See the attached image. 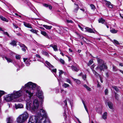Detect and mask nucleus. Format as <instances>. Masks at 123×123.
Returning a JSON list of instances; mask_svg holds the SVG:
<instances>
[{"mask_svg": "<svg viewBox=\"0 0 123 123\" xmlns=\"http://www.w3.org/2000/svg\"><path fill=\"white\" fill-rule=\"evenodd\" d=\"M66 81L69 84H71V82L70 80L68 79H67L66 80Z\"/></svg>", "mask_w": 123, "mask_h": 123, "instance_id": "obj_51", "label": "nucleus"}, {"mask_svg": "<svg viewBox=\"0 0 123 123\" xmlns=\"http://www.w3.org/2000/svg\"><path fill=\"white\" fill-rule=\"evenodd\" d=\"M5 58L8 63L12 62V60L9 58H8L6 56L5 57Z\"/></svg>", "mask_w": 123, "mask_h": 123, "instance_id": "obj_24", "label": "nucleus"}, {"mask_svg": "<svg viewBox=\"0 0 123 123\" xmlns=\"http://www.w3.org/2000/svg\"><path fill=\"white\" fill-rule=\"evenodd\" d=\"M101 86L99 84L98 82V83L97 84V87H100Z\"/></svg>", "mask_w": 123, "mask_h": 123, "instance_id": "obj_63", "label": "nucleus"}, {"mask_svg": "<svg viewBox=\"0 0 123 123\" xmlns=\"http://www.w3.org/2000/svg\"><path fill=\"white\" fill-rule=\"evenodd\" d=\"M0 19L2 21H5L6 22H7L8 21V19L2 16H0Z\"/></svg>", "mask_w": 123, "mask_h": 123, "instance_id": "obj_26", "label": "nucleus"}, {"mask_svg": "<svg viewBox=\"0 0 123 123\" xmlns=\"http://www.w3.org/2000/svg\"><path fill=\"white\" fill-rule=\"evenodd\" d=\"M20 58V56L18 55H16V58L17 59H19Z\"/></svg>", "mask_w": 123, "mask_h": 123, "instance_id": "obj_47", "label": "nucleus"}, {"mask_svg": "<svg viewBox=\"0 0 123 123\" xmlns=\"http://www.w3.org/2000/svg\"><path fill=\"white\" fill-rule=\"evenodd\" d=\"M105 3L106 4V6L111 8H112L113 7L112 5L111 4V3L109 1L106 0H105Z\"/></svg>", "mask_w": 123, "mask_h": 123, "instance_id": "obj_8", "label": "nucleus"}, {"mask_svg": "<svg viewBox=\"0 0 123 123\" xmlns=\"http://www.w3.org/2000/svg\"><path fill=\"white\" fill-rule=\"evenodd\" d=\"M39 111L40 113H38V115L37 117L33 116L30 117L28 123H41L43 117L45 118L43 121L44 123H46V121L48 123H51L45 111L42 109Z\"/></svg>", "mask_w": 123, "mask_h": 123, "instance_id": "obj_2", "label": "nucleus"}, {"mask_svg": "<svg viewBox=\"0 0 123 123\" xmlns=\"http://www.w3.org/2000/svg\"><path fill=\"white\" fill-rule=\"evenodd\" d=\"M92 70L93 73L96 76H97L98 75V74L94 70L92 69Z\"/></svg>", "mask_w": 123, "mask_h": 123, "instance_id": "obj_38", "label": "nucleus"}, {"mask_svg": "<svg viewBox=\"0 0 123 123\" xmlns=\"http://www.w3.org/2000/svg\"><path fill=\"white\" fill-rule=\"evenodd\" d=\"M3 33L4 34H6V35L7 36H8V37H10V36L9 34L7 33V32H3Z\"/></svg>", "mask_w": 123, "mask_h": 123, "instance_id": "obj_50", "label": "nucleus"}, {"mask_svg": "<svg viewBox=\"0 0 123 123\" xmlns=\"http://www.w3.org/2000/svg\"><path fill=\"white\" fill-rule=\"evenodd\" d=\"M85 29L88 32L90 33H95L94 31L91 28L89 27H85Z\"/></svg>", "mask_w": 123, "mask_h": 123, "instance_id": "obj_14", "label": "nucleus"}, {"mask_svg": "<svg viewBox=\"0 0 123 123\" xmlns=\"http://www.w3.org/2000/svg\"><path fill=\"white\" fill-rule=\"evenodd\" d=\"M52 69V68H51V69H50L51 70V72H55V73H56V69L55 68V69Z\"/></svg>", "mask_w": 123, "mask_h": 123, "instance_id": "obj_49", "label": "nucleus"}, {"mask_svg": "<svg viewBox=\"0 0 123 123\" xmlns=\"http://www.w3.org/2000/svg\"><path fill=\"white\" fill-rule=\"evenodd\" d=\"M43 5L46 7H48L49 6V5L46 4H43Z\"/></svg>", "mask_w": 123, "mask_h": 123, "instance_id": "obj_54", "label": "nucleus"}, {"mask_svg": "<svg viewBox=\"0 0 123 123\" xmlns=\"http://www.w3.org/2000/svg\"><path fill=\"white\" fill-rule=\"evenodd\" d=\"M24 25L25 26L28 28H32L31 25L29 23L24 22Z\"/></svg>", "mask_w": 123, "mask_h": 123, "instance_id": "obj_12", "label": "nucleus"}, {"mask_svg": "<svg viewBox=\"0 0 123 123\" xmlns=\"http://www.w3.org/2000/svg\"><path fill=\"white\" fill-rule=\"evenodd\" d=\"M99 23H100L102 24H104L106 25V22L105 20L103 18H101L98 20Z\"/></svg>", "mask_w": 123, "mask_h": 123, "instance_id": "obj_11", "label": "nucleus"}, {"mask_svg": "<svg viewBox=\"0 0 123 123\" xmlns=\"http://www.w3.org/2000/svg\"><path fill=\"white\" fill-rule=\"evenodd\" d=\"M119 65L122 67L123 66V63H119Z\"/></svg>", "mask_w": 123, "mask_h": 123, "instance_id": "obj_62", "label": "nucleus"}, {"mask_svg": "<svg viewBox=\"0 0 123 123\" xmlns=\"http://www.w3.org/2000/svg\"><path fill=\"white\" fill-rule=\"evenodd\" d=\"M109 107L111 109H113V105L112 104V103L110 102H107V103Z\"/></svg>", "mask_w": 123, "mask_h": 123, "instance_id": "obj_19", "label": "nucleus"}, {"mask_svg": "<svg viewBox=\"0 0 123 123\" xmlns=\"http://www.w3.org/2000/svg\"><path fill=\"white\" fill-rule=\"evenodd\" d=\"M13 120V118L12 117H8L6 119L7 123H12Z\"/></svg>", "mask_w": 123, "mask_h": 123, "instance_id": "obj_13", "label": "nucleus"}, {"mask_svg": "<svg viewBox=\"0 0 123 123\" xmlns=\"http://www.w3.org/2000/svg\"><path fill=\"white\" fill-rule=\"evenodd\" d=\"M78 26L82 31H83V29L82 27L80 26L79 25H78Z\"/></svg>", "mask_w": 123, "mask_h": 123, "instance_id": "obj_60", "label": "nucleus"}, {"mask_svg": "<svg viewBox=\"0 0 123 123\" xmlns=\"http://www.w3.org/2000/svg\"><path fill=\"white\" fill-rule=\"evenodd\" d=\"M108 89H106L105 91V95H107L108 93Z\"/></svg>", "mask_w": 123, "mask_h": 123, "instance_id": "obj_48", "label": "nucleus"}, {"mask_svg": "<svg viewBox=\"0 0 123 123\" xmlns=\"http://www.w3.org/2000/svg\"><path fill=\"white\" fill-rule=\"evenodd\" d=\"M115 98L116 99L118 100V95L116 93H115Z\"/></svg>", "mask_w": 123, "mask_h": 123, "instance_id": "obj_44", "label": "nucleus"}, {"mask_svg": "<svg viewBox=\"0 0 123 123\" xmlns=\"http://www.w3.org/2000/svg\"><path fill=\"white\" fill-rule=\"evenodd\" d=\"M13 26H14V27H15L17 29L18 28V26L17 25L15 24L14 23L13 24Z\"/></svg>", "mask_w": 123, "mask_h": 123, "instance_id": "obj_53", "label": "nucleus"}, {"mask_svg": "<svg viewBox=\"0 0 123 123\" xmlns=\"http://www.w3.org/2000/svg\"><path fill=\"white\" fill-rule=\"evenodd\" d=\"M86 75L85 74L84 75H82V78L84 80H86Z\"/></svg>", "mask_w": 123, "mask_h": 123, "instance_id": "obj_46", "label": "nucleus"}, {"mask_svg": "<svg viewBox=\"0 0 123 123\" xmlns=\"http://www.w3.org/2000/svg\"><path fill=\"white\" fill-rule=\"evenodd\" d=\"M93 62V61L92 60H90L88 64V66H90V65L92 64Z\"/></svg>", "mask_w": 123, "mask_h": 123, "instance_id": "obj_40", "label": "nucleus"}, {"mask_svg": "<svg viewBox=\"0 0 123 123\" xmlns=\"http://www.w3.org/2000/svg\"><path fill=\"white\" fill-rule=\"evenodd\" d=\"M45 37H46L48 39H50L51 38V37H49V36L47 34L46 35V36H45Z\"/></svg>", "mask_w": 123, "mask_h": 123, "instance_id": "obj_55", "label": "nucleus"}, {"mask_svg": "<svg viewBox=\"0 0 123 123\" xmlns=\"http://www.w3.org/2000/svg\"><path fill=\"white\" fill-rule=\"evenodd\" d=\"M67 21L68 23H72L73 22V21L71 20H67Z\"/></svg>", "mask_w": 123, "mask_h": 123, "instance_id": "obj_52", "label": "nucleus"}, {"mask_svg": "<svg viewBox=\"0 0 123 123\" xmlns=\"http://www.w3.org/2000/svg\"><path fill=\"white\" fill-rule=\"evenodd\" d=\"M36 87L39 88V87L37 86L36 84L31 82L25 84L24 86L22 87L25 89L24 97L22 98L17 99L15 101L19 102L25 101L26 108L30 110L32 113H37L38 111L39 105L38 99L36 98L34 100L33 105L31 100V98L34 93V90Z\"/></svg>", "mask_w": 123, "mask_h": 123, "instance_id": "obj_1", "label": "nucleus"}, {"mask_svg": "<svg viewBox=\"0 0 123 123\" xmlns=\"http://www.w3.org/2000/svg\"><path fill=\"white\" fill-rule=\"evenodd\" d=\"M110 31L111 33H112L115 34L118 31L115 30L113 28L110 30Z\"/></svg>", "mask_w": 123, "mask_h": 123, "instance_id": "obj_25", "label": "nucleus"}, {"mask_svg": "<svg viewBox=\"0 0 123 123\" xmlns=\"http://www.w3.org/2000/svg\"><path fill=\"white\" fill-rule=\"evenodd\" d=\"M13 96L14 97L15 99L17 98H22L23 97L19 98L20 96H21L22 94V93L21 91L20 90L18 91H14L13 92Z\"/></svg>", "mask_w": 123, "mask_h": 123, "instance_id": "obj_5", "label": "nucleus"}, {"mask_svg": "<svg viewBox=\"0 0 123 123\" xmlns=\"http://www.w3.org/2000/svg\"><path fill=\"white\" fill-rule=\"evenodd\" d=\"M36 56L37 57H38V58H41V56H40V55H37V54L36 55Z\"/></svg>", "mask_w": 123, "mask_h": 123, "instance_id": "obj_61", "label": "nucleus"}, {"mask_svg": "<svg viewBox=\"0 0 123 123\" xmlns=\"http://www.w3.org/2000/svg\"><path fill=\"white\" fill-rule=\"evenodd\" d=\"M30 31L33 33L36 34H37V33L38 32V31L37 30H35L33 29H32L30 30Z\"/></svg>", "mask_w": 123, "mask_h": 123, "instance_id": "obj_27", "label": "nucleus"}, {"mask_svg": "<svg viewBox=\"0 0 123 123\" xmlns=\"http://www.w3.org/2000/svg\"><path fill=\"white\" fill-rule=\"evenodd\" d=\"M71 68L73 70L76 72H78L79 70V69L78 68V66L77 65L76 66L72 65L71 66Z\"/></svg>", "mask_w": 123, "mask_h": 123, "instance_id": "obj_9", "label": "nucleus"}, {"mask_svg": "<svg viewBox=\"0 0 123 123\" xmlns=\"http://www.w3.org/2000/svg\"><path fill=\"white\" fill-rule=\"evenodd\" d=\"M59 60H60V62L62 64H64L65 61L63 60L62 59H60Z\"/></svg>", "mask_w": 123, "mask_h": 123, "instance_id": "obj_39", "label": "nucleus"}, {"mask_svg": "<svg viewBox=\"0 0 123 123\" xmlns=\"http://www.w3.org/2000/svg\"><path fill=\"white\" fill-rule=\"evenodd\" d=\"M41 34L44 36L45 37V36H46L47 34L45 32L42 31H41Z\"/></svg>", "mask_w": 123, "mask_h": 123, "instance_id": "obj_33", "label": "nucleus"}, {"mask_svg": "<svg viewBox=\"0 0 123 123\" xmlns=\"http://www.w3.org/2000/svg\"><path fill=\"white\" fill-rule=\"evenodd\" d=\"M111 87L112 88H113L117 92H118L119 91V89H118L117 86H112Z\"/></svg>", "mask_w": 123, "mask_h": 123, "instance_id": "obj_31", "label": "nucleus"}, {"mask_svg": "<svg viewBox=\"0 0 123 123\" xmlns=\"http://www.w3.org/2000/svg\"><path fill=\"white\" fill-rule=\"evenodd\" d=\"M113 42L115 44H119V43L117 41V40H114L113 41Z\"/></svg>", "mask_w": 123, "mask_h": 123, "instance_id": "obj_43", "label": "nucleus"}, {"mask_svg": "<svg viewBox=\"0 0 123 123\" xmlns=\"http://www.w3.org/2000/svg\"><path fill=\"white\" fill-rule=\"evenodd\" d=\"M53 48L54 51H58L57 46L56 45H54Z\"/></svg>", "mask_w": 123, "mask_h": 123, "instance_id": "obj_32", "label": "nucleus"}, {"mask_svg": "<svg viewBox=\"0 0 123 123\" xmlns=\"http://www.w3.org/2000/svg\"><path fill=\"white\" fill-rule=\"evenodd\" d=\"M0 96L6 94V93L4 91H3L0 90Z\"/></svg>", "mask_w": 123, "mask_h": 123, "instance_id": "obj_41", "label": "nucleus"}, {"mask_svg": "<svg viewBox=\"0 0 123 123\" xmlns=\"http://www.w3.org/2000/svg\"><path fill=\"white\" fill-rule=\"evenodd\" d=\"M17 42L16 41L13 40L11 41V42L10 43V44L13 46H17Z\"/></svg>", "mask_w": 123, "mask_h": 123, "instance_id": "obj_16", "label": "nucleus"}, {"mask_svg": "<svg viewBox=\"0 0 123 123\" xmlns=\"http://www.w3.org/2000/svg\"><path fill=\"white\" fill-rule=\"evenodd\" d=\"M28 115L26 112H25L22 115H21L17 118V121L19 123L24 122L28 118Z\"/></svg>", "mask_w": 123, "mask_h": 123, "instance_id": "obj_3", "label": "nucleus"}, {"mask_svg": "<svg viewBox=\"0 0 123 123\" xmlns=\"http://www.w3.org/2000/svg\"><path fill=\"white\" fill-rule=\"evenodd\" d=\"M82 103H83V105H84V107H85V109L86 111L87 112V113H88V110H87V108L86 106V105H85V103L84 102L83 100L82 101Z\"/></svg>", "mask_w": 123, "mask_h": 123, "instance_id": "obj_37", "label": "nucleus"}, {"mask_svg": "<svg viewBox=\"0 0 123 123\" xmlns=\"http://www.w3.org/2000/svg\"><path fill=\"white\" fill-rule=\"evenodd\" d=\"M59 76L61 77L62 76L61 75L62 74L63 72L62 70H59Z\"/></svg>", "mask_w": 123, "mask_h": 123, "instance_id": "obj_36", "label": "nucleus"}, {"mask_svg": "<svg viewBox=\"0 0 123 123\" xmlns=\"http://www.w3.org/2000/svg\"><path fill=\"white\" fill-rule=\"evenodd\" d=\"M42 91L41 90H38L37 93H36V96L38 97L39 98L41 99V101H43L42 99L43 98V94Z\"/></svg>", "mask_w": 123, "mask_h": 123, "instance_id": "obj_7", "label": "nucleus"}, {"mask_svg": "<svg viewBox=\"0 0 123 123\" xmlns=\"http://www.w3.org/2000/svg\"><path fill=\"white\" fill-rule=\"evenodd\" d=\"M107 68L108 67L106 64L104 63L102 65H99L96 68V69L97 70L99 69L101 71H104L105 69H107Z\"/></svg>", "mask_w": 123, "mask_h": 123, "instance_id": "obj_6", "label": "nucleus"}, {"mask_svg": "<svg viewBox=\"0 0 123 123\" xmlns=\"http://www.w3.org/2000/svg\"><path fill=\"white\" fill-rule=\"evenodd\" d=\"M67 99H66L64 101V102L65 104V105H67Z\"/></svg>", "mask_w": 123, "mask_h": 123, "instance_id": "obj_59", "label": "nucleus"}, {"mask_svg": "<svg viewBox=\"0 0 123 123\" xmlns=\"http://www.w3.org/2000/svg\"><path fill=\"white\" fill-rule=\"evenodd\" d=\"M113 70L114 71H116L117 70L116 67L114 65L112 66Z\"/></svg>", "mask_w": 123, "mask_h": 123, "instance_id": "obj_34", "label": "nucleus"}, {"mask_svg": "<svg viewBox=\"0 0 123 123\" xmlns=\"http://www.w3.org/2000/svg\"><path fill=\"white\" fill-rule=\"evenodd\" d=\"M74 4L76 6L75 8L74 9L73 11L74 12L77 13L79 9V6L77 4Z\"/></svg>", "mask_w": 123, "mask_h": 123, "instance_id": "obj_18", "label": "nucleus"}, {"mask_svg": "<svg viewBox=\"0 0 123 123\" xmlns=\"http://www.w3.org/2000/svg\"><path fill=\"white\" fill-rule=\"evenodd\" d=\"M72 78L74 82L78 84H80L81 83V82L79 80L74 78L73 77Z\"/></svg>", "mask_w": 123, "mask_h": 123, "instance_id": "obj_20", "label": "nucleus"}, {"mask_svg": "<svg viewBox=\"0 0 123 123\" xmlns=\"http://www.w3.org/2000/svg\"><path fill=\"white\" fill-rule=\"evenodd\" d=\"M62 86L65 88H66L67 87H69L70 86L69 84L64 83L63 84Z\"/></svg>", "mask_w": 123, "mask_h": 123, "instance_id": "obj_30", "label": "nucleus"}, {"mask_svg": "<svg viewBox=\"0 0 123 123\" xmlns=\"http://www.w3.org/2000/svg\"><path fill=\"white\" fill-rule=\"evenodd\" d=\"M90 6L91 7L92 9H94L95 8V7L94 5L92 4H91L90 5Z\"/></svg>", "mask_w": 123, "mask_h": 123, "instance_id": "obj_45", "label": "nucleus"}, {"mask_svg": "<svg viewBox=\"0 0 123 123\" xmlns=\"http://www.w3.org/2000/svg\"><path fill=\"white\" fill-rule=\"evenodd\" d=\"M20 46L21 47L25 48L26 49H27V47L24 44H20Z\"/></svg>", "mask_w": 123, "mask_h": 123, "instance_id": "obj_42", "label": "nucleus"}, {"mask_svg": "<svg viewBox=\"0 0 123 123\" xmlns=\"http://www.w3.org/2000/svg\"><path fill=\"white\" fill-rule=\"evenodd\" d=\"M67 92V91H64V90L62 89L61 90V92L63 95H65Z\"/></svg>", "mask_w": 123, "mask_h": 123, "instance_id": "obj_29", "label": "nucleus"}, {"mask_svg": "<svg viewBox=\"0 0 123 123\" xmlns=\"http://www.w3.org/2000/svg\"><path fill=\"white\" fill-rule=\"evenodd\" d=\"M15 105L16 109H17L18 108H23V105L21 104H19L18 105L15 104Z\"/></svg>", "mask_w": 123, "mask_h": 123, "instance_id": "obj_17", "label": "nucleus"}, {"mask_svg": "<svg viewBox=\"0 0 123 123\" xmlns=\"http://www.w3.org/2000/svg\"><path fill=\"white\" fill-rule=\"evenodd\" d=\"M25 48H23L22 49L23 51L25 52V51L26 50H25Z\"/></svg>", "mask_w": 123, "mask_h": 123, "instance_id": "obj_64", "label": "nucleus"}, {"mask_svg": "<svg viewBox=\"0 0 123 123\" xmlns=\"http://www.w3.org/2000/svg\"><path fill=\"white\" fill-rule=\"evenodd\" d=\"M14 97L13 96V94H8L7 95L4 97V100L7 102H19V101H15L18 98L15 99H14Z\"/></svg>", "mask_w": 123, "mask_h": 123, "instance_id": "obj_4", "label": "nucleus"}, {"mask_svg": "<svg viewBox=\"0 0 123 123\" xmlns=\"http://www.w3.org/2000/svg\"><path fill=\"white\" fill-rule=\"evenodd\" d=\"M95 66V65L93 64L92 65V66H91V68L92 69H93Z\"/></svg>", "mask_w": 123, "mask_h": 123, "instance_id": "obj_56", "label": "nucleus"}, {"mask_svg": "<svg viewBox=\"0 0 123 123\" xmlns=\"http://www.w3.org/2000/svg\"><path fill=\"white\" fill-rule=\"evenodd\" d=\"M83 86L88 91H90L91 90V88L88 86L84 84L83 85Z\"/></svg>", "mask_w": 123, "mask_h": 123, "instance_id": "obj_28", "label": "nucleus"}, {"mask_svg": "<svg viewBox=\"0 0 123 123\" xmlns=\"http://www.w3.org/2000/svg\"><path fill=\"white\" fill-rule=\"evenodd\" d=\"M97 62L100 65L101 64H103L104 63L103 61L101 59H97Z\"/></svg>", "mask_w": 123, "mask_h": 123, "instance_id": "obj_21", "label": "nucleus"}, {"mask_svg": "<svg viewBox=\"0 0 123 123\" xmlns=\"http://www.w3.org/2000/svg\"><path fill=\"white\" fill-rule=\"evenodd\" d=\"M107 113L106 112L104 113L102 116L103 118L104 119H106L107 118Z\"/></svg>", "mask_w": 123, "mask_h": 123, "instance_id": "obj_22", "label": "nucleus"}, {"mask_svg": "<svg viewBox=\"0 0 123 123\" xmlns=\"http://www.w3.org/2000/svg\"><path fill=\"white\" fill-rule=\"evenodd\" d=\"M43 26L47 29H50L52 27V26H49L46 25H43Z\"/></svg>", "mask_w": 123, "mask_h": 123, "instance_id": "obj_23", "label": "nucleus"}, {"mask_svg": "<svg viewBox=\"0 0 123 123\" xmlns=\"http://www.w3.org/2000/svg\"><path fill=\"white\" fill-rule=\"evenodd\" d=\"M24 61L27 66H28L30 65V60L29 59L27 58H24Z\"/></svg>", "mask_w": 123, "mask_h": 123, "instance_id": "obj_10", "label": "nucleus"}, {"mask_svg": "<svg viewBox=\"0 0 123 123\" xmlns=\"http://www.w3.org/2000/svg\"><path fill=\"white\" fill-rule=\"evenodd\" d=\"M42 54H43L44 55H45L46 56H48L49 55V54L46 51H42Z\"/></svg>", "mask_w": 123, "mask_h": 123, "instance_id": "obj_35", "label": "nucleus"}, {"mask_svg": "<svg viewBox=\"0 0 123 123\" xmlns=\"http://www.w3.org/2000/svg\"><path fill=\"white\" fill-rule=\"evenodd\" d=\"M99 77H100V78L101 82L102 83L103 82V80H102V77H101L100 76H99Z\"/></svg>", "mask_w": 123, "mask_h": 123, "instance_id": "obj_57", "label": "nucleus"}, {"mask_svg": "<svg viewBox=\"0 0 123 123\" xmlns=\"http://www.w3.org/2000/svg\"><path fill=\"white\" fill-rule=\"evenodd\" d=\"M49 7V9H50V10H51L52 9V6H51V5H49L48 6Z\"/></svg>", "mask_w": 123, "mask_h": 123, "instance_id": "obj_58", "label": "nucleus"}, {"mask_svg": "<svg viewBox=\"0 0 123 123\" xmlns=\"http://www.w3.org/2000/svg\"><path fill=\"white\" fill-rule=\"evenodd\" d=\"M45 63L48 66V68L49 69H51V68H54V66L51 65L50 63L48 61H46Z\"/></svg>", "mask_w": 123, "mask_h": 123, "instance_id": "obj_15", "label": "nucleus"}]
</instances>
